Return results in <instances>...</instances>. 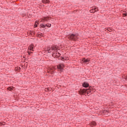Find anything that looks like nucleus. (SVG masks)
Returning <instances> with one entry per match:
<instances>
[{"mask_svg": "<svg viewBox=\"0 0 127 127\" xmlns=\"http://www.w3.org/2000/svg\"><path fill=\"white\" fill-rule=\"evenodd\" d=\"M44 21L48 22L49 21V17H45L44 18Z\"/></svg>", "mask_w": 127, "mask_h": 127, "instance_id": "9b49d317", "label": "nucleus"}, {"mask_svg": "<svg viewBox=\"0 0 127 127\" xmlns=\"http://www.w3.org/2000/svg\"><path fill=\"white\" fill-rule=\"evenodd\" d=\"M110 32H112V30H111L110 31H109Z\"/></svg>", "mask_w": 127, "mask_h": 127, "instance_id": "bb28decb", "label": "nucleus"}, {"mask_svg": "<svg viewBox=\"0 0 127 127\" xmlns=\"http://www.w3.org/2000/svg\"><path fill=\"white\" fill-rule=\"evenodd\" d=\"M48 25V24H45V27H46V26H47Z\"/></svg>", "mask_w": 127, "mask_h": 127, "instance_id": "393cba45", "label": "nucleus"}, {"mask_svg": "<svg viewBox=\"0 0 127 127\" xmlns=\"http://www.w3.org/2000/svg\"><path fill=\"white\" fill-rule=\"evenodd\" d=\"M51 90H52V88H47L45 89L46 92H50L51 91Z\"/></svg>", "mask_w": 127, "mask_h": 127, "instance_id": "f8f14e48", "label": "nucleus"}, {"mask_svg": "<svg viewBox=\"0 0 127 127\" xmlns=\"http://www.w3.org/2000/svg\"><path fill=\"white\" fill-rule=\"evenodd\" d=\"M93 8V9H94L95 12H96V11H99V9H98L97 7L94 6Z\"/></svg>", "mask_w": 127, "mask_h": 127, "instance_id": "ddd939ff", "label": "nucleus"}, {"mask_svg": "<svg viewBox=\"0 0 127 127\" xmlns=\"http://www.w3.org/2000/svg\"><path fill=\"white\" fill-rule=\"evenodd\" d=\"M123 15H124V16H127V12L123 13Z\"/></svg>", "mask_w": 127, "mask_h": 127, "instance_id": "412c9836", "label": "nucleus"}, {"mask_svg": "<svg viewBox=\"0 0 127 127\" xmlns=\"http://www.w3.org/2000/svg\"><path fill=\"white\" fill-rule=\"evenodd\" d=\"M28 55H30V54L32 53V52H28Z\"/></svg>", "mask_w": 127, "mask_h": 127, "instance_id": "b1692460", "label": "nucleus"}, {"mask_svg": "<svg viewBox=\"0 0 127 127\" xmlns=\"http://www.w3.org/2000/svg\"><path fill=\"white\" fill-rule=\"evenodd\" d=\"M93 90H91V87H89V89H81L79 92L80 95H84L85 93H87V94H89V93H91Z\"/></svg>", "mask_w": 127, "mask_h": 127, "instance_id": "f03ea898", "label": "nucleus"}, {"mask_svg": "<svg viewBox=\"0 0 127 127\" xmlns=\"http://www.w3.org/2000/svg\"><path fill=\"white\" fill-rule=\"evenodd\" d=\"M90 12L91 13H95V9H94L93 8L91 9L90 10Z\"/></svg>", "mask_w": 127, "mask_h": 127, "instance_id": "2eb2a0df", "label": "nucleus"}, {"mask_svg": "<svg viewBox=\"0 0 127 127\" xmlns=\"http://www.w3.org/2000/svg\"><path fill=\"white\" fill-rule=\"evenodd\" d=\"M125 79H127V76H126V78Z\"/></svg>", "mask_w": 127, "mask_h": 127, "instance_id": "c85d7f7f", "label": "nucleus"}, {"mask_svg": "<svg viewBox=\"0 0 127 127\" xmlns=\"http://www.w3.org/2000/svg\"><path fill=\"white\" fill-rule=\"evenodd\" d=\"M20 67H19V66H17V67H16L15 68V71H19L20 70Z\"/></svg>", "mask_w": 127, "mask_h": 127, "instance_id": "4468645a", "label": "nucleus"}, {"mask_svg": "<svg viewBox=\"0 0 127 127\" xmlns=\"http://www.w3.org/2000/svg\"><path fill=\"white\" fill-rule=\"evenodd\" d=\"M61 58H62L61 60H65V59H66L65 58H64L63 57H62Z\"/></svg>", "mask_w": 127, "mask_h": 127, "instance_id": "5701e85b", "label": "nucleus"}, {"mask_svg": "<svg viewBox=\"0 0 127 127\" xmlns=\"http://www.w3.org/2000/svg\"><path fill=\"white\" fill-rule=\"evenodd\" d=\"M42 2H43V3H49V2H50V0H42Z\"/></svg>", "mask_w": 127, "mask_h": 127, "instance_id": "1a4fd4ad", "label": "nucleus"}, {"mask_svg": "<svg viewBox=\"0 0 127 127\" xmlns=\"http://www.w3.org/2000/svg\"><path fill=\"white\" fill-rule=\"evenodd\" d=\"M82 86L84 87V88H88V87H90V85L88 82H84L82 83Z\"/></svg>", "mask_w": 127, "mask_h": 127, "instance_id": "423d86ee", "label": "nucleus"}, {"mask_svg": "<svg viewBox=\"0 0 127 127\" xmlns=\"http://www.w3.org/2000/svg\"><path fill=\"white\" fill-rule=\"evenodd\" d=\"M57 68L61 72H63V70L65 68V65L64 64H60L57 65Z\"/></svg>", "mask_w": 127, "mask_h": 127, "instance_id": "20e7f679", "label": "nucleus"}, {"mask_svg": "<svg viewBox=\"0 0 127 127\" xmlns=\"http://www.w3.org/2000/svg\"><path fill=\"white\" fill-rule=\"evenodd\" d=\"M1 126H4V124L1 122H0V127H1Z\"/></svg>", "mask_w": 127, "mask_h": 127, "instance_id": "aec40b11", "label": "nucleus"}, {"mask_svg": "<svg viewBox=\"0 0 127 127\" xmlns=\"http://www.w3.org/2000/svg\"><path fill=\"white\" fill-rule=\"evenodd\" d=\"M41 27H42L43 28H45V24H41L40 25Z\"/></svg>", "mask_w": 127, "mask_h": 127, "instance_id": "a211bd4d", "label": "nucleus"}, {"mask_svg": "<svg viewBox=\"0 0 127 127\" xmlns=\"http://www.w3.org/2000/svg\"><path fill=\"white\" fill-rule=\"evenodd\" d=\"M33 48H34L33 44H31V45L29 46V48H28V49H29V50L31 51H34Z\"/></svg>", "mask_w": 127, "mask_h": 127, "instance_id": "6e6552de", "label": "nucleus"}, {"mask_svg": "<svg viewBox=\"0 0 127 127\" xmlns=\"http://www.w3.org/2000/svg\"><path fill=\"white\" fill-rule=\"evenodd\" d=\"M102 112L103 114H107V113H109V110H103Z\"/></svg>", "mask_w": 127, "mask_h": 127, "instance_id": "f3484780", "label": "nucleus"}, {"mask_svg": "<svg viewBox=\"0 0 127 127\" xmlns=\"http://www.w3.org/2000/svg\"><path fill=\"white\" fill-rule=\"evenodd\" d=\"M90 127H95V126H97V123L95 121H93L90 123Z\"/></svg>", "mask_w": 127, "mask_h": 127, "instance_id": "0eeeda50", "label": "nucleus"}, {"mask_svg": "<svg viewBox=\"0 0 127 127\" xmlns=\"http://www.w3.org/2000/svg\"><path fill=\"white\" fill-rule=\"evenodd\" d=\"M37 26H38V22H35L34 27H37Z\"/></svg>", "mask_w": 127, "mask_h": 127, "instance_id": "dca6fc26", "label": "nucleus"}, {"mask_svg": "<svg viewBox=\"0 0 127 127\" xmlns=\"http://www.w3.org/2000/svg\"><path fill=\"white\" fill-rule=\"evenodd\" d=\"M82 62H83V63H88V62H89V59H86L85 58H83L82 59Z\"/></svg>", "mask_w": 127, "mask_h": 127, "instance_id": "9d476101", "label": "nucleus"}, {"mask_svg": "<svg viewBox=\"0 0 127 127\" xmlns=\"http://www.w3.org/2000/svg\"><path fill=\"white\" fill-rule=\"evenodd\" d=\"M78 36H79V34H71L68 37L70 40H72V41H76L77 39H78Z\"/></svg>", "mask_w": 127, "mask_h": 127, "instance_id": "f257e3e1", "label": "nucleus"}, {"mask_svg": "<svg viewBox=\"0 0 127 127\" xmlns=\"http://www.w3.org/2000/svg\"><path fill=\"white\" fill-rule=\"evenodd\" d=\"M7 90H9V91H12V90H13V89L11 87H8L7 88Z\"/></svg>", "mask_w": 127, "mask_h": 127, "instance_id": "6ab92c4d", "label": "nucleus"}, {"mask_svg": "<svg viewBox=\"0 0 127 127\" xmlns=\"http://www.w3.org/2000/svg\"><path fill=\"white\" fill-rule=\"evenodd\" d=\"M47 27H51V24L48 23V24Z\"/></svg>", "mask_w": 127, "mask_h": 127, "instance_id": "4be33fe9", "label": "nucleus"}, {"mask_svg": "<svg viewBox=\"0 0 127 127\" xmlns=\"http://www.w3.org/2000/svg\"><path fill=\"white\" fill-rule=\"evenodd\" d=\"M60 55H61V54H60V53L57 51L54 52L52 54V56L54 57V58H59V57H60Z\"/></svg>", "mask_w": 127, "mask_h": 127, "instance_id": "39448f33", "label": "nucleus"}, {"mask_svg": "<svg viewBox=\"0 0 127 127\" xmlns=\"http://www.w3.org/2000/svg\"><path fill=\"white\" fill-rule=\"evenodd\" d=\"M2 124H3V125H5V122H3L2 123Z\"/></svg>", "mask_w": 127, "mask_h": 127, "instance_id": "a878e982", "label": "nucleus"}, {"mask_svg": "<svg viewBox=\"0 0 127 127\" xmlns=\"http://www.w3.org/2000/svg\"><path fill=\"white\" fill-rule=\"evenodd\" d=\"M110 30H112V29H111V28H109Z\"/></svg>", "mask_w": 127, "mask_h": 127, "instance_id": "cd10ccee", "label": "nucleus"}, {"mask_svg": "<svg viewBox=\"0 0 127 127\" xmlns=\"http://www.w3.org/2000/svg\"><path fill=\"white\" fill-rule=\"evenodd\" d=\"M58 50V46L57 45H53L49 48H48V53H51V51H57Z\"/></svg>", "mask_w": 127, "mask_h": 127, "instance_id": "7ed1b4c3", "label": "nucleus"}]
</instances>
